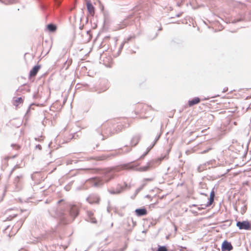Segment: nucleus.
Listing matches in <instances>:
<instances>
[{
  "label": "nucleus",
  "mask_w": 251,
  "mask_h": 251,
  "mask_svg": "<svg viewBox=\"0 0 251 251\" xmlns=\"http://www.w3.org/2000/svg\"><path fill=\"white\" fill-rule=\"evenodd\" d=\"M92 213L91 212L89 213V216L91 217L92 215Z\"/></svg>",
  "instance_id": "obj_29"
},
{
  "label": "nucleus",
  "mask_w": 251,
  "mask_h": 251,
  "mask_svg": "<svg viewBox=\"0 0 251 251\" xmlns=\"http://www.w3.org/2000/svg\"><path fill=\"white\" fill-rule=\"evenodd\" d=\"M87 201L91 204L98 203L99 201V198L96 195H93L90 196L87 199Z\"/></svg>",
  "instance_id": "obj_7"
},
{
  "label": "nucleus",
  "mask_w": 251,
  "mask_h": 251,
  "mask_svg": "<svg viewBox=\"0 0 251 251\" xmlns=\"http://www.w3.org/2000/svg\"><path fill=\"white\" fill-rule=\"evenodd\" d=\"M233 249V247L230 242L224 241L222 245V251H230Z\"/></svg>",
  "instance_id": "obj_4"
},
{
  "label": "nucleus",
  "mask_w": 251,
  "mask_h": 251,
  "mask_svg": "<svg viewBox=\"0 0 251 251\" xmlns=\"http://www.w3.org/2000/svg\"><path fill=\"white\" fill-rule=\"evenodd\" d=\"M91 222L93 223H96V222H97L96 220L94 218L91 219Z\"/></svg>",
  "instance_id": "obj_23"
},
{
  "label": "nucleus",
  "mask_w": 251,
  "mask_h": 251,
  "mask_svg": "<svg viewBox=\"0 0 251 251\" xmlns=\"http://www.w3.org/2000/svg\"><path fill=\"white\" fill-rule=\"evenodd\" d=\"M212 161H210V162H207V163L208 164H210V163H212Z\"/></svg>",
  "instance_id": "obj_30"
},
{
  "label": "nucleus",
  "mask_w": 251,
  "mask_h": 251,
  "mask_svg": "<svg viewBox=\"0 0 251 251\" xmlns=\"http://www.w3.org/2000/svg\"><path fill=\"white\" fill-rule=\"evenodd\" d=\"M47 28H48V30L51 32L54 31L56 29V26L53 24L48 25L47 26Z\"/></svg>",
  "instance_id": "obj_14"
},
{
  "label": "nucleus",
  "mask_w": 251,
  "mask_h": 251,
  "mask_svg": "<svg viewBox=\"0 0 251 251\" xmlns=\"http://www.w3.org/2000/svg\"><path fill=\"white\" fill-rule=\"evenodd\" d=\"M133 168V166L127 164L116 168L107 169L104 171V176L102 179L99 178H94L91 180L92 183L95 186L100 187L101 186L104 182H107L113 178L115 173L118 172L123 169H132Z\"/></svg>",
  "instance_id": "obj_1"
},
{
  "label": "nucleus",
  "mask_w": 251,
  "mask_h": 251,
  "mask_svg": "<svg viewBox=\"0 0 251 251\" xmlns=\"http://www.w3.org/2000/svg\"><path fill=\"white\" fill-rule=\"evenodd\" d=\"M12 211L11 210H8L6 211L5 212V214L7 216H8L5 219H3V221H10L11 220L12 218L16 217V216L17 215V214H11V212Z\"/></svg>",
  "instance_id": "obj_9"
},
{
  "label": "nucleus",
  "mask_w": 251,
  "mask_h": 251,
  "mask_svg": "<svg viewBox=\"0 0 251 251\" xmlns=\"http://www.w3.org/2000/svg\"><path fill=\"white\" fill-rule=\"evenodd\" d=\"M126 186L127 184H125V186L118 185L115 190H109V192L111 194H119L121 193Z\"/></svg>",
  "instance_id": "obj_5"
},
{
  "label": "nucleus",
  "mask_w": 251,
  "mask_h": 251,
  "mask_svg": "<svg viewBox=\"0 0 251 251\" xmlns=\"http://www.w3.org/2000/svg\"><path fill=\"white\" fill-rule=\"evenodd\" d=\"M157 251H167V249L165 246H160L158 248Z\"/></svg>",
  "instance_id": "obj_17"
},
{
  "label": "nucleus",
  "mask_w": 251,
  "mask_h": 251,
  "mask_svg": "<svg viewBox=\"0 0 251 251\" xmlns=\"http://www.w3.org/2000/svg\"><path fill=\"white\" fill-rule=\"evenodd\" d=\"M35 140H38V141H40L41 140H43V139H40L39 138H35Z\"/></svg>",
  "instance_id": "obj_28"
},
{
  "label": "nucleus",
  "mask_w": 251,
  "mask_h": 251,
  "mask_svg": "<svg viewBox=\"0 0 251 251\" xmlns=\"http://www.w3.org/2000/svg\"><path fill=\"white\" fill-rule=\"evenodd\" d=\"M19 179V176H17V177L15 178V182H18V181Z\"/></svg>",
  "instance_id": "obj_27"
},
{
  "label": "nucleus",
  "mask_w": 251,
  "mask_h": 251,
  "mask_svg": "<svg viewBox=\"0 0 251 251\" xmlns=\"http://www.w3.org/2000/svg\"><path fill=\"white\" fill-rule=\"evenodd\" d=\"M205 165H206V164H205L201 165H200V166H199L198 167V171L199 172H201L203 170L206 169V168L205 167Z\"/></svg>",
  "instance_id": "obj_15"
},
{
  "label": "nucleus",
  "mask_w": 251,
  "mask_h": 251,
  "mask_svg": "<svg viewBox=\"0 0 251 251\" xmlns=\"http://www.w3.org/2000/svg\"><path fill=\"white\" fill-rule=\"evenodd\" d=\"M215 197L214 192L213 191L210 193V198L214 199Z\"/></svg>",
  "instance_id": "obj_21"
},
{
  "label": "nucleus",
  "mask_w": 251,
  "mask_h": 251,
  "mask_svg": "<svg viewBox=\"0 0 251 251\" xmlns=\"http://www.w3.org/2000/svg\"><path fill=\"white\" fill-rule=\"evenodd\" d=\"M200 102V99L196 97L194 98L193 99L190 100L188 101V104L189 106H192L195 104H198Z\"/></svg>",
  "instance_id": "obj_12"
},
{
  "label": "nucleus",
  "mask_w": 251,
  "mask_h": 251,
  "mask_svg": "<svg viewBox=\"0 0 251 251\" xmlns=\"http://www.w3.org/2000/svg\"><path fill=\"white\" fill-rule=\"evenodd\" d=\"M227 90H228V88H225L223 89V92H226V91H227Z\"/></svg>",
  "instance_id": "obj_26"
},
{
  "label": "nucleus",
  "mask_w": 251,
  "mask_h": 251,
  "mask_svg": "<svg viewBox=\"0 0 251 251\" xmlns=\"http://www.w3.org/2000/svg\"><path fill=\"white\" fill-rule=\"evenodd\" d=\"M78 210L77 206L75 205L70 206V214L71 217H73V219L75 218L78 215Z\"/></svg>",
  "instance_id": "obj_6"
},
{
  "label": "nucleus",
  "mask_w": 251,
  "mask_h": 251,
  "mask_svg": "<svg viewBox=\"0 0 251 251\" xmlns=\"http://www.w3.org/2000/svg\"><path fill=\"white\" fill-rule=\"evenodd\" d=\"M40 69L39 66H35L30 72V75L31 76H34L36 75L37 73Z\"/></svg>",
  "instance_id": "obj_11"
},
{
  "label": "nucleus",
  "mask_w": 251,
  "mask_h": 251,
  "mask_svg": "<svg viewBox=\"0 0 251 251\" xmlns=\"http://www.w3.org/2000/svg\"><path fill=\"white\" fill-rule=\"evenodd\" d=\"M23 101L22 98H18L15 100V103H21Z\"/></svg>",
  "instance_id": "obj_19"
},
{
  "label": "nucleus",
  "mask_w": 251,
  "mask_h": 251,
  "mask_svg": "<svg viewBox=\"0 0 251 251\" xmlns=\"http://www.w3.org/2000/svg\"><path fill=\"white\" fill-rule=\"evenodd\" d=\"M22 222H20V224H19V225H21V224H22Z\"/></svg>",
  "instance_id": "obj_32"
},
{
  "label": "nucleus",
  "mask_w": 251,
  "mask_h": 251,
  "mask_svg": "<svg viewBox=\"0 0 251 251\" xmlns=\"http://www.w3.org/2000/svg\"><path fill=\"white\" fill-rule=\"evenodd\" d=\"M211 150V149H210V148L208 149V150H204V151H202V153H206V152H207L209 150Z\"/></svg>",
  "instance_id": "obj_25"
},
{
  "label": "nucleus",
  "mask_w": 251,
  "mask_h": 251,
  "mask_svg": "<svg viewBox=\"0 0 251 251\" xmlns=\"http://www.w3.org/2000/svg\"><path fill=\"white\" fill-rule=\"evenodd\" d=\"M213 201H214V199L210 198L209 200V202H208V204H207L206 206H208L211 205L212 203H213Z\"/></svg>",
  "instance_id": "obj_18"
},
{
  "label": "nucleus",
  "mask_w": 251,
  "mask_h": 251,
  "mask_svg": "<svg viewBox=\"0 0 251 251\" xmlns=\"http://www.w3.org/2000/svg\"><path fill=\"white\" fill-rule=\"evenodd\" d=\"M87 8L89 13V14L91 15H93L94 14V7L93 5L90 2H87Z\"/></svg>",
  "instance_id": "obj_10"
},
{
  "label": "nucleus",
  "mask_w": 251,
  "mask_h": 251,
  "mask_svg": "<svg viewBox=\"0 0 251 251\" xmlns=\"http://www.w3.org/2000/svg\"><path fill=\"white\" fill-rule=\"evenodd\" d=\"M140 139V137L139 135L134 136L131 141V145L133 146H136L139 141Z\"/></svg>",
  "instance_id": "obj_13"
},
{
  "label": "nucleus",
  "mask_w": 251,
  "mask_h": 251,
  "mask_svg": "<svg viewBox=\"0 0 251 251\" xmlns=\"http://www.w3.org/2000/svg\"><path fill=\"white\" fill-rule=\"evenodd\" d=\"M20 227H17V226H15V227H13V229L15 231H16V232L19 230Z\"/></svg>",
  "instance_id": "obj_24"
},
{
  "label": "nucleus",
  "mask_w": 251,
  "mask_h": 251,
  "mask_svg": "<svg viewBox=\"0 0 251 251\" xmlns=\"http://www.w3.org/2000/svg\"><path fill=\"white\" fill-rule=\"evenodd\" d=\"M55 1H56V2H58L57 0H55Z\"/></svg>",
  "instance_id": "obj_34"
},
{
  "label": "nucleus",
  "mask_w": 251,
  "mask_h": 251,
  "mask_svg": "<svg viewBox=\"0 0 251 251\" xmlns=\"http://www.w3.org/2000/svg\"><path fill=\"white\" fill-rule=\"evenodd\" d=\"M147 180L151 181V178H148V179H147Z\"/></svg>",
  "instance_id": "obj_31"
},
{
  "label": "nucleus",
  "mask_w": 251,
  "mask_h": 251,
  "mask_svg": "<svg viewBox=\"0 0 251 251\" xmlns=\"http://www.w3.org/2000/svg\"><path fill=\"white\" fill-rule=\"evenodd\" d=\"M9 226L7 227V228L6 229V230H7Z\"/></svg>",
  "instance_id": "obj_33"
},
{
  "label": "nucleus",
  "mask_w": 251,
  "mask_h": 251,
  "mask_svg": "<svg viewBox=\"0 0 251 251\" xmlns=\"http://www.w3.org/2000/svg\"><path fill=\"white\" fill-rule=\"evenodd\" d=\"M36 148L38 149L39 150H41L42 149V147H41V145H37L36 146Z\"/></svg>",
  "instance_id": "obj_22"
},
{
  "label": "nucleus",
  "mask_w": 251,
  "mask_h": 251,
  "mask_svg": "<svg viewBox=\"0 0 251 251\" xmlns=\"http://www.w3.org/2000/svg\"><path fill=\"white\" fill-rule=\"evenodd\" d=\"M159 138V136H158V137L157 138V139H156V141L155 142H154V143L152 145V146L144 154H143L141 156V158H143L149 152V151H150V150L153 147V146L154 145V144H155V142H156V141L158 139V138Z\"/></svg>",
  "instance_id": "obj_16"
},
{
  "label": "nucleus",
  "mask_w": 251,
  "mask_h": 251,
  "mask_svg": "<svg viewBox=\"0 0 251 251\" xmlns=\"http://www.w3.org/2000/svg\"><path fill=\"white\" fill-rule=\"evenodd\" d=\"M170 151V149L168 150L167 151L166 153L164 155L160 157H159L155 160L151 161L150 162H149L148 163V164L146 166L141 167L138 168V170L139 171L144 172V171H147L150 169H152V168L155 167L156 164L158 165L160 163V162L162 160H163V159H164L166 158H168V156Z\"/></svg>",
  "instance_id": "obj_2"
},
{
  "label": "nucleus",
  "mask_w": 251,
  "mask_h": 251,
  "mask_svg": "<svg viewBox=\"0 0 251 251\" xmlns=\"http://www.w3.org/2000/svg\"><path fill=\"white\" fill-rule=\"evenodd\" d=\"M126 41H125V42H123L121 44V46H120V48H119V51H121V50H122V49L123 48V47H124V45H125V43H126Z\"/></svg>",
  "instance_id": "obj_20"
},
{
  "label": "nucleus",
  "mask_w": 251,
  "mask_h": 251,
  "mask_svg": "<svg viewBox=\"0 0 251 251\" xmlns=\"http://www.w3.org/2000/svg\"><path fill=\"white\" fill-rule=\"evenodd\" d=\"M135 212L137 216H142L146 215L147 214V210L145 208H139L136 209Z\"/></svg>",
  "instance_id": "obj_8"
},
{
  "label": "nucleus",
  "mask_w": 251,
  "mask_h": 251,
  "mask_svg": "<svg viewBox=\"0 0 251 251\" xmlns=\"http://www.w3.org/2000/svg\"><path fill=\"white\" fill-rule=\"evenodd\" d=\"M236 226L240 229L249 230L251 228V226L249 222L247 221H244L242 222H237Z\"/></svg>",
  "instance_id": "obj_3"
}]
</instances>
